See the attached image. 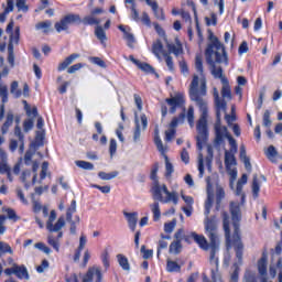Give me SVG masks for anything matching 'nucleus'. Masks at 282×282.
Segmentation results:
<instances>
[{"mask_svg": "<svg viewBox=\"0 0 282 282\" xmlns=\"http://www.w3.org/2000/svg\"><path fill=\"white\" fill-rule=\"evenodd\" d=\"M208 94L206 88V78L194 75L189 86V98L196 102L200 117L196 124V144L198 151H202L208 142V101L204 98Z\"/></svg>", "mask_w": 282, "mask_h": 282, "instance_id": "f257e3e1", "label": "nucleus"}, {"mask_svg": "<svg viewBox=\"0 0 282 282\" xmlns=\"http://www.w3.org/2000/svg\"><path fill=\"white\" fill-rule=\"evenodd\" d=\"M215 199V194L213 193V187L210 184L207 185V199L205 200V232L209 239L206 240L204 235H197L192 232L191 237L199 246L202 250H209V261L217 265V253L219 252V234H217V220L215 217L209 218L210 209L213 208V202Z\"/></svg>", "mask_w": 282, "mask_h": 282, "instance_id": "f03ea898", "label": "nucleus"}, {"mask_svg": "<svg viewBox=\"0 0 282 282\" xmlns=\"http://www.w3.org/2000/svg\"><path fill=\"white\" fill-rule=\"evenodd\" d=\"M230 214L234 221V235L230 237V216L228 213H223V227L225 230V239L227 250H230L234 246V250L236 253V259L241 261L243 257V242L241 241V236L239 235V221H241V207L239 203L231 202L230 203Z\"/></svg>", "mask_w": 282, "mask_h": 282, "instance_id": "7ed1b4c3", "label": "nucleus"}, {"mask_svg": "<svg viewBox=\"0 0 282 282\" xmlns=\"http://www.w3.org/2000/svg\"><path fill=\"white\" fill-rule=\"evenodd\" d=\"M205 58L210 67L212 76L219 79L220 83H224V78H226V76H224V68L216 66L215 63H225V65H228V55H226L224 44H221L219 39L215 35L210 36V43L205 51Z\"/></svg>", "mask_w": 282, "mask_h": 282, "instance_id": "20e7f679", "label": "nucleus"}, {"mask_svg": "<svg viewBox=\"0 0 282 282\" xmlns=\"http://www.w3.org/2000/svg\"><path fill=\"white\" fill-rule=\"evenodd\" d=\"M151 180L154 181L151 189L154 202H161V204H171L172 202L174 206H177L180 203L177 192H170L166 184L160 185V182L158 181V165L151 171Z\"/></svg>", "mask_w": 282, "mask_h": 282, "instance_id": "39448f33", "label": "nucleus"}, {"mask_svg": "<svg viewBox=\"0 0 282 282\" xmlns=\"http://www.w3.org/2000/svg\"><path fill=\"white\" fill-rule=\"evenodd\" d=\"M214 131H215L214 147L216 149H220L221 147H224V144H226V140H228L230 144V150L225 151V153H232V155H235L238 149L237 140H235V138H232L230 132H228V128L226 126H221V122H216L214 126Z\"/></svg>", "mask_w": 282, "mask_h": 282, "instance_id": "423d86ee", "label": "nucleus"}, {"mask_svg": "<svg viewBox=\"0 0 282 282\" xmlns=\"http://www.w3.org/2000/svg\"><path fill=\"white\" fill-rule=\"evenodd\" d=\"M83 21V18H80V14L78 13H68L64 15L58 22L54 24V28L56 32H67L69 30V25L74 23H80Z\"/></svg>", "mask_w": 282, "mask_h": 282, "instance_id": "0eeeda50", "label": "nucleus"}, {"mask_svg": "<svg viewBox=\"0 0 282 282\" xmlns=\"http://www.w3.org/2000/svg\"><path fill=\"white\" fill-rule=\"evenodd\" d=\"M56 221V212L51 210L48 220L46 223V229L48 232H59L65 227V217L61 216Z\"/></svg>", "mask_w": 282, "mask_h": 282, "instance_id": "6e6552de", "label": "nucleus"}, {"mask_svg": "<svg viewBox=\"0 0 282 282\" xmlns=\"http://www.w3.org/2000/svg\"><path fill=\"white\" fill-rule=\"evenodd\" d=\"M214 105L216 108V122H221V112L226 113V109L228 108V104L226 102V99H221L219 97V90L217 88H214Z\"/></svg>", "mask_w": 282, "mask_h": 282, "instance_id": "1a4fd4ad", "label": "nucleus"}, {"mask_svg": "<svg viewBox=\"0 0 282 282\" xmlns=\"http://www.w3.org/2000/svg\"><path fill=\"white\" fill-rule=\"evenodd\" d=\"M102 282V272L100 268L93 267L88 269L87 273L84 275L83 282Z\"/></svg>", "mask_w": 282, "mask_h": 282, "instance_id": "9d476101", "label": "nucleus"}, {"mask_svg": "<svg viewBox=\"0 0 282 282\" xmlns=\"http://www.w3.org/2000/svg\"><path fill=\"white\" fill-rule=\"evenodd\" d=\"M166 102L170 107V113H175V111H177V108L184 105V96L176 95L172 98L166 99Z\"/></svg>", "mask_w": 282, "mask_h": 282, "instance_id": "9b49d317", "label": "nucleus"}, {"mask_svg": "<svg viewBox=\"0 0 282 282\" xmlns=\"http://www.w3.org/2000/svg\"><path fill=\"white\" fill-rule=\"evenodd\" d=\"M124 217L128 220V226L130 230L135 231V226H138V213L123 212Z\"/></svg>", "mask_w": 282, "mask_h": 282, "instance_id": "f8f14e48", "label": "nucleus"}, {"mask_svg": "<svg viewBox=\"0 0 282 282\" xmlns=\"http://www.w3.org/2000/svg\"><path fill=\"white\" fill-rule=\"evenodd\" d=\"M223 88H221V97L223 100L227 99V100H232V91L230 90V84L228 83V78H224L223 79Z\"/></svg>", "mask_w": 282, "mask_h": 282, "instance_id": "ddd939ff", "label": "nucleus"}, {"mask_svg": "<svg viewBox=\"0 0 282 282\" xmlns=\"http://www.w3.org/2000/svg\"><path fill=\"white\" fill-rule=\"evenodd\" d=\"M14 122V112L12 110H9L7 112L6 121L1 127L2 134L6 135L8 131L10 130L11 124Z\"/></svg>", "mask_w": 282, "mask_h": 282, "instance_id": "4468645a", "label": "nucleus"}, {"mask_svg": "<svg viewBox=\"0 0 282 282\" xmlns=\"http://www.w3.org/2000/svg\"><path fill=\"white\" fill-rule=\"evenodd\" d=\"M76 58H80V54L74 53L72 55H69L68 57L65 58V61H63L57 69L58 72H65L66 67H69V65H72V63H74L76 61Z\"/></svg>", "mask_w": 282, "mask_h": 282, "instance_id": "2eb2a0df", "label": "nucleus"}, {"mask_svg": "<svg viewBox=\"0 0 282 282\" xmlns=\"http://www.w3.org/2000/svg\"><path fill=\"white\" fill-rule=\"evenodd\" d=\"M226 198V191L221 187V185H216V209L219 210L221 206V202Z\"/></svg>", "mask_w": 282, "mask_h": 282, "instance_id": "dca6fc26", "label": "nucleus"}, {"mask_svg": "<svg viewBox=\"0 0 282 282\" xmlns=\"http://www.w3.org/2000/svg\"><path fill=\"white\" fill-rule=\"evenodd\" d=\"M210 265L214 268L212 269V279L213 282H217V274L219 273V258H217V264L215 262L209 261ZM203 282H212L208 276L204 275L203 276Z\"/></svg>", "mask_w": 282, "mask_h": 282, "instance_id": "f3484780", "label": "nucleus"}, {"mask_svg": "<svg viewBox=\"0 0 282 282\" xmlns=\"http://www.w3.org/2000/svg\"><path fill=\"white\" fill-rule=\"evenodd\" d=\"M80 23H83V25H100V19L94 14H88L86 17H84L80 21Z\"/></svg>", "mask_w": 282, "mask_h": 282, "instance_id": "a211bd4d", "label": "nucleus"}, {"mask_svg": "<svg viewBox=\"0 0 282 282\" xmlns=\"http://www.w3.org/2000/svg\"><path fill=\"white\" fill-rule=\"evenodd\" d=\"M150 210L153 214V221H160L162 212L160 210V203L158 200L150 204Z\"/></svg>", "mask_w": 282, "mask_h": 282, "instance_id": "6ab92c4d", "label": "nucleus"}, {"mask_svg": "<svg viewBox=\"0 0 282 282\" xmlns=\"http://www.w3.org/2000/svg\"><path fill=\"white\" fill-rule=\"evenodd\" d=\"M258 270L260 275L264 278L268 272V257H265V254L258 261Z\"/></svg>", "mask_w": 282, "mask_h": 282, "instance_id": "aec40b11", "label": "nucleus"}, {"mask_svg": "<svg viewBox=\"0 0 282 282\" xmlns=\"http://www.w3.org/2000/svg\"><path fill=\"white\" fill-rule=\"evenodd\" d=\"M15 276H18L19 279H24V281H30V273H28V268H25L24 265H17L15 264Z\"/></svg>", "mask_w": 282, "mask_h": 282, "instance_id": "412c9836", "label": "nucleus"}, {"mask_svg": "<svg viewBox=\"0 0 282 282\" xmlns=\"http://www.w3.org/2000/svg\"><path fill=\"white\" fill-rule=\"evenodd\" d=\"M167 50L170 54H175L176 56H180V54H183L184 52V48H182V43H180V40H176V44L167 43Z\"/></svg>", "mask_w": 282, "mask_h": 282, "instance_id": "4be33fe9", "label": "nucleus"}, {"mask_svg": "<svg viewBox=\"0 0 282 282\" xmlns=\"http://www.w3.org/2000/svg\"><path fill=\"white\" fill-rule=\"evenodd\" d=\"M134 132L133 142H140V135H142V129H140V119L138 118V112H134Z\"/></svg>", "mask_w": 282, "mask_h": 282, "instance_id": "5701e85b", "label": "nucleus"}, {"mask_svg": "<svg viewBox=\"0 0 282 282\" xmlns=\"http://www.w3.org/2000/svg\"><path fill=\"white\" fill-rule=\"evenodd\" d=\"M152 52L156 56V58H160V54L164 56V53H167L166 51H164V45H162V41L160 40L153 43Z\"/></svg>", "mask_w": 282, "mask_h": 282, "instance_id": "b1692460", "label": "nucleus"}, {"mask_svg": "<svg viewBox=\"0 0 282 282\" xmlns=\"http://www.w3.org/2000/svg\"><path fill=\"white\" fill-rule=\"evenodd\" d=\"M117 261L120 268H122V270H124L126 272H129V270H131V264H129V259H127L124 254L122 253L117 254Z\"/></svg>", "mask_w": 282, "mask_h": 282, "instance_id": "393cba45", "label": "nucleus"}, {"mask_svg": "<svg viewBox=\"0 0 282 282\" xmlns=\"http://www.w3.org/2000/svg\"><path fill=\"white\" fill-rule=\"evenodd\" d=\"M238 263L234 264V272L230 274V280L229 282H239V265H241L243 258H241V260H239V258H237Z\"/></svg>", "mask_w": 282, "mask_h": 282, "instance_id": "a878e982", "label": "nucleus"}, {"mask_svg": "<svg viewBox=\"0 0 282 282\" xmlns=\"http://www.w3.org/2000/svg\"><path fill=\"white\" fill-rule=\"evenodd\" d=\"M10 94L13 96V98H21V96H23V91L19 89V82L14 80L11 83Z\"/></svg>", "mask_w": 282, "mask_h": 282, "instance_id": "bb28decb", "label": "nucleus"}, {"mask_svg": "<svg viewBox=\"0 0 282 282\" xmlns=\"http://www.w3.org/2000/svg\"><path fill=\"white\" fill-rule=\"evenodd\" d=\"M260 191H261V183H259V176L254 174L253 181H252V194L254 198L259 197Z\"/></svg>", "mask_w": 282, "mask_h": 282, "instance_id": "cd10ccee", "label": "nucleus"}, {"mask_svg": "<svg viewBox=\"0 0 282 282\" xmlns=\"http://www.w3.org/2000/svg\"><path fill=\"white\" fill-rule=\"evenodd\" d=\"M21 39V29L19 26L15 28L14 33H10V44L14 47V45H19V41Z\"/></svg>", "mask_w": 282, "mask_h": 282, "instance_id": "c85d7f7f", "label": "nucleus"}, {"mask_svg": "<svg viewBox=\"0 0 282 282\" xmlns=\"http://www.w3.org/2000/svg\"><path fill=\"white\" fill-rule=\"evenodd\" d=\"M154 144L160 153L164 155L166 153V150L164 149V144L162 143V139L160 138V132L155 130V135H154Z\"/></svg>", "mask_w": 282, "mask_h": 282, "instance_id": "c756f323", "label": "nucleus"}, {"mask_svg": "<svg viewBox=\"0 0 282 282\" xmlns=\"http://www.w3.org/2000/svg\"><path fill=\"white\" fill-rule=\"evenodd\" d=\"M225 165H226V169L237 166V159H235V154L225 153Z\"/></svg>", "mask_w": 282, "mask_h": 282, "instance_id": "7c9ffc66", "label": "nucleus"}, {"mask_svg": "<svg viewBox=\"0 0 282 282\" xmlns=\"http://www.w3.org/2000/svg\"><path fill=\"white\" fill-rule=\"evenodd\" d=\"M47 243L54 249L55 252L61 251V242L58 241V239L54 238L53 235L47 236Z\"/></svg>", "mask_w": 282, "mask_h": 282, "instance_id": "2f4dec72", "label": "nucleus"}, {"mask_svg": "<svg viewBox=\"0 0 282 282\" xmlns=\"http://www.w3.org/2000/svg\"><path fill=\"white\" fill-rule=\"evenodd\" d=\"M51 28H52V21H50V20L39 22L35 25V30H43L44 34H48Z\"/></svg>", "mask_w": 282, "mask_h": 282, "instance_id": "473e14b6", "label": "nucleus"}, {"mask_svg": "<svg viewBox=\"0 0 282 282\" xmlns=\"http://www.w3.org/2000/svg\"><path fill=\"white\" fill-rule=\"evenodd\" d=\"M166 270L167 272H181L182 265H180L176 261L167 260Z\"/></svg>", "mask_w": 282, "mask_h": 282, "instance_id": "72a5a7b5", "label": "nucleus"}, {"mask_svg": "<svg viewBox=\"0 0 282 282\" xmlns=\"http://www.w3.org/2000/svg\"><path fill=\"white\" fill-rule=\"evenodd\" d=\"M265 155L270 162H276V155H279L276 148H274V145H270L265 152Z\"/></svg>", "mask_w": 282, "mask_h": 282, "instance_id": "f704fd0d", "label": "nucleus"}, {"mask_svg": "<svg viewBox=\"0 0 282 282\" xmlns=\"http://www.w3.org/2000/svg\"><path fill=\"white\" fill-rule=\"evenodd\" d=\"M95 36L100 41V43H105V41H107V33L102 26H96Z\"/></svg>", "mask_w": 282, "mask_h": 282, "instance_id": "c9c22d12", "label": "nucleus"}, {"mask_svg": "<svg viewBox=\"0 0 282 282\" xmlns=\"http://www.w3.org/2000/svg\"><path fill=\"white\" fill-rule=\"evenodd\" d=\"M195 69L200 74V76H204V62L202 59V55L195 56Z\"/></svg>", "mask_w": 282, "mask_h": 282, "instance_id": "e433bc0d", "label": "nucleus"}, {"mask_svg": "<svg viewBox=\"0 0 282 282\" xmlns=\"http://www.w3.org/2000/svg\"><path fill=\"white\" fill-rule=\"evenodd\" d=\"M170 252L172 254H180V252H182V242L178 240H174L171 245H170Z\"/></svg>", "mask_w": 282, "mask_h": 282, "instance_id": "4c0bfd02", "label": "nucleus"}, {"mask_svg": "<svg viewBox=\"0 0 282 282\" xmlns=\"http://www.w3.org/2000/svg\"><path fill=\"white\" fill-rule=\"evenodd\" d=\"M118 175H119L118 171L110 172V173H107V172L98 173V177H100V180H104V181L115 180V177H118Z\"/></svg>", "mask_w": 282, "mask_h": 282, "instance_id": "58836bf2", "label": "nucleus"}, {"mask_svg": "<svg viewBox=\"0 0 282 282\" xmlns=\"http://www.w3.org/2000/svg\"><path fill=\"white\" fill-rule=\"evenodd\" d=\"M66 221H68L70 228V235H76V225L80 224V217L75 216V219H73V216L70 217V219H66Z\"/></svg>", "mask_w": 282, "mask_h": 282, "instance_id": "ea45409f", "label": "nucleus"}, {"mask_svg": "<svg viewBox=\"0 0 282 282\" xmlns=\"http://www.w3.org/2000/svg\"><path fill=\"white\" fill-rule=\"evenodd\" d=\"M76 166L78 169H83L84 171H94V165L87 161H75Z\"/></svg>", "mask_w": 282, "mask_h": 282, "instance_id": "a19ab883", "label": "nucleus"}, {"mask_svg": "<svg viewBox=\"0 0 282 282\" xmlns=\"http://www.w3.org/2000/svg\"><path fill=\"white\" fill-rule=\"evenodd\" d=\"M228 175H230V188H235V180H237V169L236 167H226Z\"/></svg>", "mask_w": 282, "mask_h": 282, "instance_id": "79ce46f5", "label": "nucleus"}, {"mask_svg": "<svg viewBox=\"0 0 282 282\" xmlns=\"http://www.w3.org/2000/svg\"><path fill=\"white\" fill-rule=\"evenodd\" d=\"M187 121L191 128L195 127V109L193 106H189L187 110Z\"/></svg>", "mask_w": 282, "mask_h": 282, "instance_id": "37998d69", "label": "nucleus"}, {"mask_svg": "<svg viewBox=\"0 0 282 282\" xmlns=\"http://www.w3.org/2000/svg\"><path fill=\"white\" fill-rule=\"evenodd\" d=\"M163 56L165 58L167 69L170 72H175V65L173 63V57L171 56V54L170 53H163Z\"/></svg>", "mask_w": 282, "mask_h": 282, "instance_id": "c03bdc74", "label": "nucleus"}, {"mask_svg": "<svg viewBox=\"0 0 282 282\" xmlns=\"http://www.w3.org/2000/svg\"><path fill=\"white\" fill-rule=\"evenodd\" d=\"M137 67H139L141 72H145L147 74H155V68L147 63L139 62V65H137Z\"/></svg>", "mask_w": 282, "mask_h": 282, "instance_id": "a18cd8bd", "label": "nucleus"}, {"mask_svg": "<svg viewBox=\"0 0 282 282\" xmlns=\"http://www.w3.org/2000/svg\"><path fill=\"white\" fill-rule=\"evenodd\" d=\"M0 98L1 102L6 105L8 102V86L0 84Z\"/></svg>", "mask_w": 282, "mask_h": 282, "instance_id": "49530a36", "label": "nucleus"}, {"mask_svg": "<svg viewBox=\"0 0 282 282\" xmlns=\"http://www.w3.org/2000/svg\"><path fill=\"white\" fill-rule=\"evenodd\" d=\"M242 282H257V273L253 271H246Z\"/></svg>", "mask_w": 282, "mask_h": 282, "instance_id": "de8ad7c7", "label": "nucleus"}, {"mask_svg": "<svg viewBox=\"0 0 282 282\" xmlns=\"http://www.w3.org/2000/svg\"><path fill=\"white\" fill-rule=\"evenodd\" d=\"M15 7L18 8V12H28L30 10L26 0H15Z\"/></svg>", "mask_w": 282, "mask_h": 282, "instance_id": "09e8293b", "label": "nucleus"}, {"mask_svg": "<svg viewBox=\"0 0 282 282\" xmlns=\"http://www.w3.org/2000/svg\"><path fill=\"white\" fill-rule=\"evenodd\" d=\"M175 226H177V220L173 219L170 223H165L164 224V232H166L167 235H171V232H173V230H175Z\"/></svg>", "mask_w": 282, "mask_h": 282, "instance_id": "8fccbe9b", "label": "nucleus"}, {"mask_svg": "<svg viewBox=\"0 0 282 282\" xmlns=\"http://www.w3.org/2000/svg\"><path fill=\"white\" fill-rule=\"evenodd\" d=\"M184 118H186V115L181 113L178 116V118H173L171 123H170V129H176L177 124H180V122H184Z\"/></svg>", "mask_w": 282, "mask_h": 282, "instance_id": "3c124183", "label": "nucleus"}, {"mask_svg": "<svg viewBox=\"0 0 282 282\" xmlns=\"http://www.w3.org/2000/svg\"><path fill=\"white\" fill-rule=\"evenodd\" d=\"M0 252H2V254H12V247H10L8 242L0 241Z\"/></svg>", "mask_w": 282, "mask_h": 282, "instance_id": "603ef678", "label": "nucleus"}, {"mask_svg": "<svg viewBox=\"0 0 282 282\" xmlns=\"http://www.w3.org/2000/svg\"><path fill=\"white\" fill-rule=\"evenodd\" d=\"M34 248H36L37 250H41V252H44V254L52 253V249H50V247L45 246V243H43V242L35 243Z\"/></svg>", "mask_w": 282, "mask_h": 282, "instance_id": "864d4df0", "label": "nucleus"}, {"mask_svg": "<svg viewBox=\"0 0 282 282\" xmlns=\"http://www.w3.org/2000/svg\"><path fill=\"white\" fill-rule=\"evenodd\" d=\"M123 39L127 41L128 47H133V43H135L133 33L128 31L126 34H123Z\"/></svg>", "mask_w": 282, "mask_h": 282, "instance_id": "5fc2aeb1", "label": "nucleus"}, {"mask_svg": "<svg viewBox=\"0 0 282 282\" xmlns=\"http://www.w3.org/2000/svg\"><path fill=\"white\" fill-rule=\"evenodd\" d=\"M263 127L270 128L272 127V120L270 119V110H265L262 118Z\"/></svg>", "mask_w": 282, "mask_h": 282, "instance_id": "6e6d98bb", "label": "nucleus"}, {"mask_svg": "<svg viewBox=\"0 0 282 282\" xmlns=\"http://www.w3.org/2000/svg\"><path fill=\"white\" fill-rule=\"evenodd\" d=\"M74 213H76V200H72L70 206L66 212V219L70 220Z\"/></svg>", "mask_w": 282, "mask_h": 282, "instance_id": "4d7b16f0", "label": "nucleus"}, {"mask_svg": "<svg viewBox=\"0 0 282 282\" xmlns=\"http://www.w3.org/2000/svg\"><path fill=\"white\" fill-rule=\"evenodd\" d=\"M178 67L181 69V73L183 74V76H188V64L186 63L185 59H181L178 62Z\"/></svg>", "mask_w": 282, "mask_h": 282, "instance_id": "13d9d810", "label": "nucleus"}, {"mask_svg": "<svg viewBox=\"0 0 282 282\" xmlns=\"http://www.w3.org/2000/svg\"><path fill=\"white\" fill-rule=\"evenodd\" d=\"M116 151H118V142L116 141V139H111L109 144V153L111 158L116 155Z\"/></svg>", "mask_w": 282, "mask_h": 282, "instance_id": "bf43d9fd", "label": "nucleus"}, {"mask_svg": "<svg viewBox=\"0 0 282 282\" xmlns=\"http://www.w3.org/2000/svg\"><path fill=\"white\" fill-rule=\"evenodd\" d=\"M165 171H166V173H165L166 177L173 175L174 169H173V164L171 163V161H169V156H165Z\"/></svg>", "mask_w": 282, "mask_h": 282, "instance_id": "052dcab7", "label": "nucleus"}, {"mask_svg": "<svg viewBox=\"0 0 282 282\" xmlns=\"http://www.w3.org/2000/svg\"><path fill=\"white\" fill-rule=\"evenodd\" d=\"M23 104L25 105L24 108L26 109V115L33 116V118H36V116L39 115V110L36 108L30 109V106H28L26 100H23Z\"/></svg>", "mask_w": 282, "mask_h": 282, "instance_id": "680f3d73", "label": "nucleus"}, {"mask_svg": "<svg viewBox=\"0 0 282 282\" xmlns=\"http://www.w3.org/2000/svg\"><path fill=\"white\" fill-rule=\"evenodd\" d=\"M50 167V163L43 162L42 163V170L40 173V180H45L47 177V169Z\"/></svg>", "mask_w": 282, "mask_h": 282, "instance_id": "e2e57ef3", "label": "nucleus"}, {"mask_svg": "<svg viewBox=\"0 0 282 282\" xmlns=\"http://www.w3.org/2000/svg\"><path fill=\"white\" fill-rule=\"evenodd\" d=\"M8 50H9L8 62L13 67L14 66V46L9 45Z\"/></svg>", "mask_w": 282, "mask_h": 282, "instance_id": "0e129e2a", "label": "nucleus"}, {"mask_svg": "<svg viewBox=\"0 0 282 282\" xmlns=\"http://www.w3.org/2000/svg\"><path fill=\"white\" fill-rule=\"evenodd\" d=\"M89 61L94 65H98V67H107V64L100 57H89Z\"/></svg>", "mask_w": 282, "mask_h": 282, "instance_id": "69168bd1", "label": "nucleus"}, {"mask_svg": "<svg viewBox=\"0 0 282 282\" xmlns=\"http://www.w3.org/2000/svg\"><path fill=\"white\" fill-rule=\"evenodd\" d=\"M176 130L169 128V130L165 131V142H171L173 138H175Z\"/></svg>", "mask_w": 282, "mask_h": 282, "instance_id": "338daca9", "label": "nucleus"}, {"mask_svg": "<svg viewBox=\"0 0 282 282\" xmlns=\"http://www.w3.org/2000/svg\"><path fill=\"white\" fill-rule=\"evenodd\" d=\"M33 127H34V121L32 119H26L23 123V129L25 133H28V131H32Z\"/></svg>", "mask_w": 282, "mask_h": 282, "instance_id": "774afa93", "label": "nucleus"}]
</instances>
